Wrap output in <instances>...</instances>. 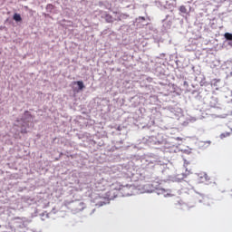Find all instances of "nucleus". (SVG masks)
<instances>
[{"label": "nucleus", "instance_id": "f257e3e1", "mask_svg": "<svg viewBox=\"0 0 232 232\" xmlns=\"http://www.w3.org/2000/svg\"><path fill=\"white\" fill-rule=\"evenodd\" d=\"M111 188L113 191H123L125 195H131L130 192H126V189H133L132 185H122L121 182L116 181L111 185Z\"/></svg>", "mask_w": 232, "mask_h": 232}, {"label": "nucleus", "instance_id": "f03ea898", "mask_svg": "<svg viewBox=\"0 0 232 232\" xmlns=\"http://www.w3.org/2000/svg\"><path fill=\"white\" fill-rule=\"evenodd\" d=\"M105 21H106V23H113V16H111V14H106Z\"/></svg>", "mask_w": 232, "mask_h": 232}, {"label": "nucleus", "instance_id": "7ed1b4c3", "mask_svg": "<svg viewBox=\"0 0 232 232\" xmlns=\"http://www.w3.org/2000/svg\"><path fill=\"white\" fill-rule=\"evenodd\" d=\"M13 19H14V21H16V23H19V22H21V21L23 20V19L21 18V14H17V13H15V14H14Z\"/></svg>", "mask_w": 232, "mask_h": 232}, {"label": "nucleus", "instance_id": "20e7f679", "mask_svg": "<svg viewBox=\"0 0 232 232\" xmlns=\"http://www.w3.org/2000/svg\"><path fill=\"white\" fill-rule=\"evenodd\" d=\"M225 39H227V41H232V34L231 33H226L224 34Z\"/></svg>", "mask_w": 232, "mask_h": 232}, {"label": "nucleus", "instance_id": "39448f33", "mask_svg": "<svg viewBox=\"0 0 232 232\" xmlns=\"http://www.w3.org/2000/svg\"><path fill=\"white\" fill-rule=\"evenodd\" d=\"M76 84H78L79 90H83V88H84V83H83L82 82L78 81V82H76Z\"/></svg>", "mask_w": 232, "mask_h": 232}, {"label": "nucleus", "instance_id": "423d86ee", "mask_svg": "<svg viewBox=\"0 0 232 232\" xmlns=\"http://www.w3.org/2000/svg\"><path fill=\"white\" fill-rule=\"evenodd\" d=\"M231 135V133L229 132H224L222 134H220V139H226L227 137H229Z\"/></svg>", "mask_w": 232, "mask_h": 232}, {"label": "nucleus", "instance_id": "0eeeda50", "mask_svg": "<svg viewBox=\"0 0 232 232\" xmlns=\"http://www.w3.org/2000/svg\"><path fill=\"white\" fill-rule=\"evenodd\" d=\"M179 12H181V14H186V12H188V9L184 5H181L179 7Z\"/></svg>", "mask_w": 232, "mask_h": 232}]
</instances>
